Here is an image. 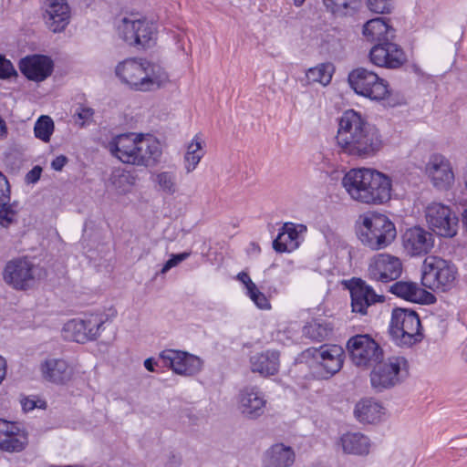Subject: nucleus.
Segmentation results:
<instances>
[{"instance_id": "obj_1", "label": "nucleus", "mask_w": 467, "mask_h": 467, "mask_svg": "<svg viewBox=\"0 0 467 467\" xmlns=\"http://www.w3.org/2000/svg\"><path fill=\"white\" fill-rule=\"evenodd\" d=\"M337 122L336 142L339 153L365 160L376 156L383 148L379 130L360 112L348 109Z\"/></svg>"}, {"instance_id": "obj_2", "label": "nucleus", "mask_w": 467, "mask_h": 467, "mask_svg": "<svg viewBox=\"0 0 467 467\" xmlns=\"http://www.w3.org/2000/svg\"><path fill=\"white\" fill-rule=\"evenodd\" d=\"M342 186L351 199L366 204H382L391 196V180L376 170L351 169L342 178Z\"/></svg>"}, {"instance_id": "obj_3", "label": "nucleus", "mask_w": 467, "mask_h": 467, "mask_svg": "<svg viewBox=\"0 0 467 467\" xmlns=\"http://www.w3.org/2000/svg\"><path fill=\"white\" fill-rule=\"evenodd\" d=\"M363 35L368 41L376 42L369 52L370 61L387 68H399L407 60L403 49L393 43L395 29L384 17L368 21L363 26Z\"/></svg>"}, {"instance_id": "obj_4", "label": "nucleus", "mask_w": 467, "mask_h": 467, "mask_svg": "<svg viewBox=\"0 0 467 467\" xmlns=\"http://www.w3.org/2000/svg\"><path fill=\"white\" fill-rule=\"evenodd\" d=\"M106 148L121 162L136 166H153L161 156L159 141L135 133H124L113 137Z\"/></svg>"}, {"instance_id": "obj_5", "label": "nucleus", "mask_w": 467, "mask_h": 467, "mask_svg": "<svg viewBox=\"0 0 467 467\" xmlns=\"http://www.w3.org/2000/svg\"><path fill=\"white\" fill-rule=\"evenodd\" d=\"M115 73L122 82L142 92L158 89L169 80L168 74L161 67L141 58L119 62Z\"/></svg>"}, {"instance_id": "obj_6", "label": "nucleus", "mask_w": 467, "mask_h": 467, "mask_svg": "<svg viewBox=\"0 0 467 467\" xmlns=\"http://www.w3.org/2000/svg\"><path fill=\"white\" fill-rule=\"evenodd\" d=\"M357 234L363 245L371 250L388 247L396 238L395 224L383 214L360 215L357 222Z\"/></svg>"}, {"instance_id": "obj_7", "label": "nucleus", "mask_w": 467, "mask_h": 467, "mask_svg": "<svg viewBox=\"0 0 467 467\" xmlns=\"http://www.w3.org/2000/svg\"><path fill=\"white\" fill-rule=\"evenodd\" d=\"M421 323L416 311L396 307L392 310L389 334L400 347H411L423 339Z\"/></svg>"}, {"instance_id": "obj_8", "label": "nucleus", "mask_w": 467, "mask_h": 467, "mask_svg": "<svg viewBox=\"0 0 467 467\" xmlns=\"http://www.w3.org/2000/svg\"><path fill=\"white\" fill-rule=\"evenodd\" d=\"M457 269L453 264L438 256H427L421 266V284L431 290H450L455 282Z\"/></svg>"}, {"instance_id": "obj_9", "label": "nucleus", "mask_w": 467, "mask_h": 467, "mask_svg": "<svg viewBox=\"0 0 467 467\" xmlns=\"http://www.w3.org/2000/svg\"><path fill=\"white\" fill-rule=\"evenodd\" d=\"M370 373V382L374 389L380 392L400 382L403 373H407L408 361L400 356H392L374 364Z\"/></svg>"}, {"instance_id": "obj_10", "label": "nucleus", "mask_w": 467, "mask_h": 467, "mask_svg": "<svg viewBox=\"0 0 467 467\" xmlns=\"http://www.w3.org/2000/svg\"><path fill=\"white\" fill-rule=\"evenodd\" d=\"M42 269L26 257L8 261L3 271L4 281L16 290L25 291L33 287L40 277Z\"/></svg>"}, {"instance_id": "obj_11", "label": "nucleus", "mask_w": 467, "mask_h": 467, "mask_svg": "<svg viewBox=\"0 0 467 467\" xmlns=\"http://www.w3.org/2000/svg\"><path fill=\"white\" fill-rule=\"evenodd\" d=\"M348 82L357 94L372 100L383 99L389 94L387 81L365 67L353 69L348 75Z\"/></svg>"}, {"instance_id": "obj_12", "label": "nucleus", "mask_w": 467, "mask_h": 467, "mask_svg": "<svg viewBox=\"0 0 467 467\" xmlns=\"http://www.w3.org/2000/svg\"><path fill=\"white\" fill-rule=\"evenodd\" d=\"M347 348L352 362L358 367L369 368L381 361L384 353L379 344L368 334L351 337Z\"/></svg>"}, {"instance_id": "obj_13", "label": "nucleus", "mask_w": 467, "mask_h": 467, "mask_svg": "<svg viewBox=\"0 0 467 467\" xmlns=\"http://www.w3.org/2000/svg\"><path fill=\"white\" fill-rule=\"evenodd\" d=\"M344 350L337 345H324L315 348L313 357V372L320 379H329L337 373L344 362Z\"/></svg>"}, {"instance_id": "obj_14", "label": "nucleus", "mask_w": 467, "mask_h": 467, "mask_svg": "<svg viewBox=\"0 0 467 467\" xmlns=\"http://www.w3.org/2000/svg\"><path fill=\"white\" fill-rule=\"evenodd\" d=\"M105 319L100 314L85 315L84 318H74L64 326L65 337L78 343L96 339Z\"/></svg>"}, {"instance_id": "obj_15", "label": "nucleus", "mask_w": 467, "mask_h": 467, "mask_svg": "<svg viewBox=\"0 0 467 467\" xmlns=\"http://www.w3.org/2000/svg\"><path fill=\"white\" fill-rule=\"evenodd\" d=\"M118 32L125 42L145 48L150 46L156 28L145 18L124 17L118 26Z\"/></svg>"}, {"instance_id": "obj_16", "label": "nucleus", "mask_w": 467, "mask_h": 467, "mask_svg": "<svg viewBox=\"0 0 467 467\" xmlns=\"http://www.w3.org/2000/svg\"><path fill=\"white\" fill-rule=\"evenodd\" d=\"M426 220L437 235L451 238L456 235L459 219L451 209L441 202H432L426 208Z\"/></svg>"}, {"instance_id": "obj_17", "label": "nucleus", "mask_w": 467, "mask_h": 467, "mask_svg": "<svg viewBox=\"0 0 467 467\" xmlns=\"http://www.w3.org/2000/svg\"><path fill=\"white\" fill-rule=\"evenodd\" d=\"M159 358L163 367L171 368L174 373L183 377L198 374L203 366L201 358L177 349H164L160 353Z\"/></svg>"}, {"instance_id": "obj_18", "label": "nucleus", "mask_w": 467, "mask_h": 467, "mask_svg": "<svg viewBox=\"0 0 467 467\" xmlns=\"http://www.w3.org/2000/svg\"><path fill=\"white\" fill-rule=\"evenodd\" d=\"M402 273V263L397 256L389 254L374 255L368 264V277L376 282L389 283L397 280Z\"/></svg>"}, {"instance_id": "obj_19", "label": "nucleus", "mask_w": 467, "mask_h": 467, "mask_svg": "<svg viewBox=\"0 0 467 467\" xmlns=\"http://www.w3.org/2000/svg\"><path fill=\"white\" fill-rule=\"evenodd\" d=\"M43 20L53 33H61L68 26L71 11L67 0H43Z\"/></svg>"}, {"instance_id": "obj_20", "label": "nucleus", "mask_w": 467, "mask_h": 467, "mask_svg": "<svg viewBox=\"0 0 467 467\" xmlns=\"http://www.w3.org/2000/svg\"><path fill=\"white\" fill-rule=\"evenodd\" d=\"M267 400L257 386H246L239 392V410L249 420H256L265 410Z\"/></svg>"}, {"instance_id": "obj_21", "label": "nucleus", "mask_w": 467, "mask_h": 467, "mask_svg": "<svg viewBox=\"0 0 467 467\" xmlns=\"http://www.w3.org/2000/svg\"><path fill=\"white\" fill-rule=\"evenodd\" d=\"M402 244L408 254L420 256L431 251L434 246V238L431 232L415 226L405 231L402 235Z\"/></svg>"}, {"instance_id": "obj_22", "label": "nucleus", "mask_w": 467, "mask_h": 467, "mask_svg": "<svg viewBox=\"0 0 467 467\" xmlns=\"http://www.w3.org/2000/svg\"><path fill=\"white\" fill-rule=\"evenodd\" d=\"M426 172L438 190H448L454 183V173L451 163L441 154H432L430 157Z\"/></svg>"}, {"instance_id": "obj_23", "label": "nucleus", "mask_w": 467, "mask_h": 467, "mask_svg": "<svg viewBox=\"0 0 467 467\" xmlns=\"http://www.w3.org/2000/svg\"><path fill=\"white\" fill-rule=\"evenodd\" d=\"M350 296L352 311L361 315L367 314V308L371 305L384 301L383 296L376 294L374 289L360 278L353 279Z\"/></svg>"}, {"instance_id": "obj_24", "label": "nucleus", "mask_w": 467, "mask_h": 467, "mask_svg": "<svg viewBox=\"0 0 467 467\" xmlns=\"http://www.w3.org/2000/svg\"><path fill=\"white\" fill-rule=\"evenodd\" d=\"M19 69L27 79L40 82L51 75L53 62L47 56H27L19 61Z\"/></svg>"}, {"instance_id": "obj_25", "label": "nucleus", "mask_w": 467, "mask_h": 467, "mask_svg": "<svg viewBox=\"0 0 467 467\" xmlns=\"http://www.w3.org/2000/svg\"><path fill=\"white\" fill-rule=\"evenodd\" d=\"M42 377L54 384L63 385L71 380L73 368L62 358H47L40 365Z\"/></svg>"}, {"instance_id": "obj_26", "label": "nucleus", "mask_w": 467, "mask_h": 467, "mask_svg": "<svg viewBox=\"0 0 467 467\" xmlns=\"http://www.w3.org/2000/svg\"><path fill=\"white\" fill-rule=\"evenodd\" d=\"M27 444V437L12 422L0 419V449L8 452L21 451Z\"/></svg>"}, {"instance_id": "obj_27", "label": "nucleus", "mask_w": 467, "mask_h": 467, "mask_svg": "<svg viewBox=\"0 0 467 467\" xmlns=\"http://www.w3.org/2000/svg\"><path fill=\"white\" fill-rule=\"evenodd\" d=\"M280 354L276 350H266L251 357L250 363L253 372H258L262 376L275 375L280 367Z\"/></svg>"}, {"instance_id": "obj_28", "label": "nucleus", "mask_w": 467, "mask_h": 467, "mask_svg": "<svg viewBox=\"0 0 467 467\" xmlns=\"http://www.w3.org/2000/svg\"><path fill=\"white\" fill-rule=\"evenodd\" d=\"M295 462V452L283 443L272 445L263 457V467H291Z\"/></svg>"}, {"instance_id": "obj_29", "label": "nucleus", "mask_w": 467, "mask_h": 467, "mask_svg": "<svg viewBox=\"0 0 467 467\" xmlns=\"http://www.w3.org/2000/svg\"><path fill=\"white\" fill-rule=\"evenodd\" d=\"M298 232L293 223H285L273 241V248L277 253H291L299 246Z\"/></svg>"}, {"instance_id": "obj_30", "label": "nucleus", "mask_w": 467, "mask_h": 467, "mask_svg": "<svg viewBox=\"0 0 467 467\" xmlns=\"http://www.w3.org/2000/svg\"><path fill=\"white\" fill-rule=\"evenodd\" d=\"M340 444L347 454L365 456L369 453L371 442L360 432H348L341 436Z\"/></svg>"}, {"instance_id": "obj_31", "label": "nucleus", "mask_w": 467, "mask_h": 467, "mask_svg": "<svg viewBox=\"0 0 467 467\" xmlns=\"http://www.w3.org/2000/svg\"><path fill=\"white\" fill-rule=\"evenodd\" d=\"M354 413L360 422L375 423L380 420L384 413V408L374 400H362L357 403Z\"/></svg>"}, {"instance_id": "obj_32", "label": "nucleus", "mask_w": 467, "mask_h": 467, "mask_svg": "<svg viewBox=\"0 0 467 467\" xmlns=\"http://www.w3.org/2000/svg\"><path fill=\"white\" fill-rule=\"evenodd\" d=\"M235 279L239 280L243 284L245 295L259 309H271L269 299L258 289L257 285L252 281L248 273L241 272L235 276Z\"/></svg>"}, {"instance_id": "obj_33", "label": "nucleus", "mask_w": 467, "mask_h": 467, "mask_svg": "<svg viewBox=\"0 0 467 467\" xmlns=\"http://www.w3.org/2000/svg\"><path fill=\"white\" fill-rule=\"evenodd\" d=\"M389 291L397 296L414 303H422V296L434 298V296L420 288L415 283L399 281L390 286Z\"/></svg>"}, {"instance_id": "obj_34", "label": "nucleus", "mask_w": 467, "mask_h": 467, "mask_svg": "<svg viewBox=\"0 0 467 467\" xmlns=\"http://www.w3.org/2000/svg\"><path fill=\"white\" fill-rule=\"evenodd\" d=\"M327 10L337 17L352 16L359 7V0H322Z\"/></svg>"}, {"instance_id": "obj_35", "label": "nucleus", "mask_w": 467, "mask_h": 467, "mask_svg": "<svg viewBox=\"0 0 467 467\" xmlns=\"http://www.w3.org/2000/svg\"><path fill=\"white\" fill-rule=\"evenodd\" d=\"M334 67L332 64L323 63L309 68L305 74V78L301 79V81H306L304 85L317 82L326 86L330 83Z\"/></svg>"}, {"instance_id": "obj_36", "label": "nucleus", "mask_w": 467, "mask_h": 467, "mask_svg": "<svg viewBox=\"0 0 467 467\" xmlns=\"http://www.w3.org/2000/svg\"><path fill=\"white\" fill-rule=\"evenodd\" d=\"M332 332V327L326 322H320L313 320L304 326L302 334L305 337H307L314 341H324L328 338Z\"/></svg>"}, {"instance_id": "obj_37", "label": "nucleus", "mask_w": 467, "mask_h": 467, "mask_svg": "<svg viewBox=\"0 0 467 467\" xmlns=\"http://www.w3.org/2000/svg\"><path fill=\"white\" fill-rule=\"evenodd\" d=\"M54 131V121L47 115L38 118L34 127L35 136L44 142H48Z\"/></svg>"}, {"instance_id": "obj_38", "label": "nucleus", "mask_w": 467, "mask_h": 467, "mask_svg": "<svg viewBox=\"0 0 467 467\" xmlns=\"http://www.w3.org/2000/svg\"><path fill=\"white\" fill-rule=\"evenodd\" d=\"M155 182L161 191L168 194H173L176 190V175L170 171H162L157 174Z\"/></svg>"}, {"instance_id": "obj_39", "label": "nucleus", "mask_w": 467, "mask_h": 467, "mask_svg": "<svg viewBox=\"0 0 467 467\" xmlns=\"http://www.w3.org/2000/svg\"><path fill=\"white\" fill-rule=\"evenodd\" d=\"M111 181L116 189L122 193L128 192L134 184V177L125 171L114 173L111 177Z\"/></svg>"}, {"instance_id": "obj_40", "label": "nucleus", "mask_w": 467, "mask_h": 467, "mask_svg": "<svg viewBox=\"0 0 467 467\" xmlns=\"http://www.w3.org/2000/svg\"><path fill=\"white\" fill-rule=\"evenodd\" d=\"M370 11L377 14H388L393 8V0H368Z\"/></svg>"}, {"instance_id": "obj_41", "label": "nucleus", "mask_w": 467, "mask_h": 467, "mask_svg": "<svg viewBox=\"0 0 467 467\" xmlns=\"http://www.w3.org/2000/svg\"><path fill=\"white\" fill-rule=\"evenodd\" d=\"M191 255V252H183L181 254H173L171 255L170 259L166 261L163 265L162 268L160 271L161 275H165L171 268L177 266L180 263L189 258Z\"/></svg>"}, {"instance_id": "obj_42", "label": "nucleus", "mask_w": 467, "mask_h": 467, "mask_svg": "<svg viewBox=\"0 0 467 467\" xmlns=\"http://www.w3.org/2000/svg\"><path fill=\"white\" fill-rule=\"evenodd\" d=\"M17 71L12 62L0 54V78L8 79L12 77H17Z\"/></svg>"}, {"instance_id": "obj_43", "label": "nucleus", "mask_w": 467, "mask_h": 467, "mask_svg": "<svg viewBox=\"0 0 467 467\" xmlns=\"http://www.w3.org/2000/svg\"><path fill=\"white\" fill-rule=\"evenodd\" d=\"M16 217V212L11 206L6 204L5 206H0V224L3 227H8L14 223Z\"/></svg>"}, {"instance_id": "obj_44", "label": "nucleus", "mask_w": 467, "mask_h": 467, "mask_svg": "<svg viewBox=\"0 0 467 467\" xmlns=\"http://www.w3.org/2000/svg\"><path fill=\"white\" fill-rule=\"evenodd\" d=\"M10 202V186L5 176L0 172V206H5Z\"/></svg>"}, {"instance_id": "obj_45", "label": "nucleus", "mask_w": 467, "mask_h": 467, "mask_svg": "<svg viewBox=\"0 0 467 467\" xmlns=\"http://www.w3.org/2000/svg\"><path fill=\"white\" fill-rule=\"evenodd\" d=\"M202 154H191L186 153L184 156L185 168L188 172L193 171L197 164L200 162Z\"/></svg>"}, {"instance_id": "obj_46", "label": "nucleus", "mask_w": 467, "mask_h": 467, "mask_svg": "<svg viewBox=\"0 0 467 467\" xmlns=\"http://www.w3.org/2000/svg\"><path fill=\"white\" fill-rule=\"evenodd\" d=\"M94 114V110L91 108L88 107H79L77 111L76 115L78 116V119L82 120V125L85 121L89 120Z\"/></svg>"}, {"instance_id": "obj_47", "label": "nucleus", "mask_w": 467, "mask_h": 467, "mask_svg": "<svg viewBox=\"0 0 467 467\" xmlns=\"http://www.w3.org/2000/svg\"><path fill=\"white\" fill-rule=\"evenodd\" d=\"M42 168L40 166H35L31 171H29L26 176V181L28 183H36L41 176Z\"/></svg>"}, {"instance_id": "obj_48", "label": "nucleus", "mask_w": 467, "mask_h": 467, "mask_svg": "<svg viewBox=\"0 0 467 467\" xmlns=\"http://www.w3.org/2000/svg\"><path fill=\"white\" fill-rule=\"evenodd\" d=\"M67 158L64 155H59L52 161L51 167L55 171H61L64 168V166L67 164Z\"/></svg>"}, {"instance_id": "obj_49", "label": "nucleus", "mask_w": 467, "mask_h": 467, "mask_svg": "<svg viewBox=\"0 0 467 467\" xmlns=\"http://www.w3.org/2000/svg\"><path fill=\"white\" fill-rule=\"evenodd\" d=\"M202 144L200 141L193 140L188 146L187 152L191 154H202Z\"/></svg>"}, {"instance_id": "obj_50", "label": "nucleus", "mask_w": 467, "mask_h": 467, "mask_svg": "<svg viewBox=\"0 0 467 467\" xmlns=\"http://www.w3.org/2000/svg\"><path fill=\"white\" fill-rule=\"evenodd\" d=\"M22 408L25 411L33 410L36 407H37L36 402L34 400L29 398H25L22 401Z\"/></svg>"}, {"instance_id": "obj_51", "label": "nucleus", "mask_w": 467, "mask_h": 467, "mask_svg": "<svg viewBox=\"0 0 467 467\" xmlns=\"http://www.w3.org/2000/svg\"><path fill=\"white\" fill-rule=\"evenodd\" d=\"M6 376V361L0 356V384L3 382Z\"/></svg>"}, {"instance_id": "obj_52", "label": "nucleus", "mask_w": 467, "mask_h": 467, "mask_svg": "<svg viewBox=\"0 0 467 467\" xmlns=\"http://www.w3.org/2000/svg\"><path fill=\"white\" fill-rule=\"evenodd\" d=\"M157 364V362L155 361L154 358H149L147 359H145L144 361V367L147 370L150 371V372H153L155 369H154V366Z\"/></svg>"}, {"instance_id": "obj_53", "label": "nucleus", "mask_w": 467, "mask_h": 467, "mask_svg": "<svg viewBox=\"0 0 467 467\" xmlns=\"http://www.w3.org/2000/svg\"><path fill=\"white\" fill-rule=\"evenodd\" d=\"M7 129L5 121L0 117V139L6 134Z\"/></svg>"}, {"instance_id": "obj_54", "label": "nucleus", "mask_w": 467, "mask_h": 467, "mask_svg": "<svg viewBox=\"0 0 467 467\" xmlns=\"http://www.w3.org/2000/svg\"><path fill=\"white\" fill-rule=\"evenodd\" d=\"M306 0H294V5L296 6H301L304 3H305Z\"/></svg>"}, {"instance_id": "obj_55", "label": "nucleus", "mask_w": 467, "mask_h": 467, "mask_svg": "<svg viewBox=\"0 0 467 467\" xmlns=\"http://www.w3.org/2000/svg\"><path fill=\"white\" fill-rule=\"evenodd\" d=\"M462 221L467 230V209L464 211Z\"/></svg>"}]
</instances>
